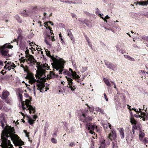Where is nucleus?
<instances>
[{
    "mask_svg": "<svg viewBox=\"0 0 148 148\" xmlns=\"http://www.w3.org/2000/svg\"><path fill=\"white\" fill-rule=\"evenodd\" d=\"M19 138L17 135L12 134L8 130H3L1 134L2 143L0 146L1 148H12L13 145L11 144L9 138L13 141L16 146H20L21 143Z\"/></svg>",
    "mask_w": 148,
    "mask_h": 148,
    "instance_id": "obj_1",
    "label": "nucleus"
},
{
    "mask_svg": "<svg viewBox=\"0 0 148 148\" xmlns=\"http://www.w3.org/2000/svg\"><path fill=\"white\" fill-rule=\"evenodd\" d=\"M47 55L51 58L53 61V63L52 64L53 69H56V71H59V74L63 73L65 74L66 72L64 71L62 69L64 68V64L65 62L62 58L59 57L58 58L51 56L50 55V52L47 49L45 50Z\"/></svg>",
    "mask_w": 148,
    "mask_h": 148,
    "instance_id": "obj_2",
    "label": "nucleus"
},
{
    "mask_svg": "<svg viewBox=\"0 0 148 148\" xmlns=\"http://www.w3.org/2000/svg\"><path fill=\"white\" fill-rule=\"evenodd\" d=\"M93 117L92 116H89L86 113H82L79 117L80 120L86 124V128L90 130V133L92 134L94 133L93 130L95 128H97V126L95 127L90 123Z\"/></svg>",
    "mask_w": 148,
    "mask_h": 148,
    "instance_id": "obj_3",
    "label": "nucleus"
},
{
    "mask_svg": "<svg viewBox=\"0 0 148 148\" xmlns=\"http://www.w3.org/2000/svg\"><path fill=\"white\" fill-rule=\"evenodd\" d=\"M10 44V43H6L0 47V51L1 55L6 58L10 57L11 56V55L9 53V49L12 48L13 46Z\"/></svg>",
    "mask_w": 148,
    "mask_h": 148,
    "instance_id": "obj_4",
    "label": "nucleus"
},
{
    "mask_svg": "<svg viewBox=\"0 0 148 148\" xmlns=\"http://www.w3.org/2000/svg\"><path fill=\"white\" fill-rule=\"evenodd\" d=\"M50 32L46 33L45 36V41L47 45H50L51 42L55 40L54 35L53 33L51 32L52 30L49 31Z\"/></svg>",
    "mask_w": 148,
    "mask_h": 148,
    "instance_id": "obj_5",
    "label": "nucleus"
},
{
    "mask_svg": "<svg viewBox=\"0 0 148 148\" xmlns=\"http://www.w3.org/2000/svg\"><path fill=\"white\" fill-rule=\"evenodd\" d=\"M49 68L48 64L46 63L43 64L41 66L38 73L35 75L36 78L40 79L42 76L45 74L46 72V70H48Z\"/></svg>",
    "mask_w": 148,
    "mask_h": 148,
    "instance_id": "obj_6",
    "label": "nucleus"
},
{
    "mask_svg": "<svg viewBox=\"0 0 148 148\" xmlns=\"http://www.w3.org/2000/svg\"><path fill=\"white\" fill-rule=\"evenodd\" d=\"M72 77L71 73H67V75L65 77L68 81V85L69 86V88L71 89V90L73 91L76 88L73 86V79L72 78H71Z\"/></svg>",
    "mask_w": 148,
    "mask_h": 148,
    "instance_id": "obj_7",
    "label": "nucleus"
},
{
    "mask_svg": "<svg viewBox=\"0 0 148 148\" xmlns=\"http://www.w3.org/2000/svg\"><path fill=\"white\" fill-rule=\"evenodd\" d=\"M30 101L31 100L26 99L24 101V103H25L26 106L28 108V110H29L30 113L31 114L32 113L34 114L35 112V108L30 105Z\"/></svg>",
    "mask_w": 148,
    "mask_h": 148,
    "instance_id": "obj_8",
    "label": "nucleus"
},
{
    "mask_svg": "<svg viewBox=\"0 0 148 148\" xmlns=\"http://www.w3.org/2000/svg\"><path fill=\"white\" fill-rule=\"evenodd\" d=\"M26 78L29 80V82L31 84H32L36 82H38L39 81L38 80H37L35 79L34 75L32 73L28 74L26 77Z\"/></svg>",
    "mask_w": 148,
    "mask_h": 148,
    "instance_id": "obj_9",
    "label": "nucleus"
},
{
    "mask_svg": "<svg viewBox=\"0 0 148 148\" xmlns=\"http://www.w3.org/2000/svg\"><path fill=\"white\" fill-rule=\"evenodd\" d=\"M104 62L108 68L111 69L114 71L116 70V66L115 65L113 64L107 60H105Z\"/></svg>",
    "mask_w": 148,
    "mask_h": 148,
    "instance_id": "obj_10",
    "label": "nucleus"
},
{
    "mask_svg": "<svg viewBox=\"0 0 148 148\" xmlns=\"http://www.w3.org/2000/svg\"><path fill=\"white\" fill-rule=\"evenodd\" d=\"M26 57L27 58V61H29L30 63H31L33 62L35 63L36 62V60L34 59V56L32 55H26Z\"/></svg>",
    "mask_w": 148,
    "mask_h": 148,
    "instance_id": "obj_11",
    "label": "nucleus"
},
{
    "mask_svg": "<svg viewBox=\"0 0 148 148\" xmlns=\"http://www.w3.org/2000/svg\"><path fill=\"white\" fill-rule=\"evenodd\" d=\"M135 136L132 134L131 131H130V133L126 135V140L127 141H131L132 140Z\"/></svg>",
    "mask_w": 148,
    "mask_h": 148,
    "instance_id": "obj_12",
    "label": "nucleus"
},
{
    "mask_svg": "<svg viewBox=\"0 0 148 148\" xmlns=\"http://www.w3.org/2000/svg\"><path fill=\"white\" fill-rule=\"evenodd\" d=\"M36 86L37 87V89L39 90L40 92H43L44 90L43 88L45 87V85L42 83L36 84Z\"/></svg>",
    "mask_w": 148,
    "mask_h": 148,
    "instance_id": "obj_13",
    "label": "nucleus"
},
{
    "mask_svg": "<svg viewBox=\"0 0 148 148\" xmlns=\"http://www.w3.org/2000/svg\"><path fill=\"white\" fill-rule=\"evenodd\" d=\"M9 95L10 94L8 91L6 90H4L2 92L1 97L3 99H5L7 98Z\"/></svg>",
    "mask_w": 148,
    "mask_h": 148,
    "instance_id": "obj_14",
    "label": "nucleus"
},
{
    "mask_svg": "<svg viewBox=\"0 0 148 148\" xmlns=\"http://www.w3.org/2000/svg\"><path fill=\"white\" fill-rule=\"evenodd\" d=\"M141 125L140 124L136 123L132 125V128L140 130H141Z\"/></svg>",
    "mask_w": 148,
    "mask_h": 148,
    "instance_id": "obj_15",
    "label": "nucleus"
},
{
    "mask_svg": "<svg viewBox=\"0 0 148 148\" xmlns=\"http://www.w3.org/2000/svg\"><path fill=\"white\" fill-rule=\"evenodd\" d=\"M141 118L142 120L144 121H145L146 120H148V113H145L142 112H141Z\"/></svg>",
    "mask_w": 148,
    "mask_h": 148,
    "instance_id": "obj_16",
    "label": "nucleus"
},
{
    "mask_svg": "<svg viewBox=\"0 0 148 148\" xmlns=\"http://www.w3.org/2000/svg\"><path fill=\"white\" fill-rule=\"evenodd\" d=\"M33 118L34 120L32 119L31 118H29L28 120V122L30 125H32L34 123V121H35L36 119L38 117V116L36 115L33 116Z\"/></svg>",
    "mask_w": 148,
    "mask_h": 148,
    "instance_id": "obj_17",
    "label": "nucleus"
},
{
    "mask_svg": "<svg viewBox=\"0 0 148 148\" xmlns=\"http://www.w3.org/2000/svg\"><path fill=\"white\" fill-rule=\"evenodd\" d=\"M124 130L123 128H120L119 131V135L121 137V139H123L124 138Z\"/></svg>",
    "mask_w": 148,
    "mask_h": 148,
    "instance_id": "obj_18",
    "label": "nucleus"
},
{
    "mask_svg": "<svg viewBox=\"0 0 148 148\" xmlns=\"http://www.w3.org/2000/svg\"><path fill=\"white\" fill-rule=\"evenodd\" d=\"M108 137L111 141L112 140H115L117 138L116 134H113L111 136V134H109Z\"/></svg>",
    "mask_w": 148,
    "mask_h": 148,
    "instance_id": "obj_19",
    "label": "nucleus"
},
{
    "mask_svg": "<svg viewBox=\"0 0 148 148\" xmlns=\"http://www.w3.org/2000/svg\"><path fill=\"white\" fill-rule=\"evenodd\" d=\"M55 76L56 77L58 76V75H56L54 73L53 71H50V74L47 75V78H52L55 77Z\"/></svg>",
    "mask_w": 148,
    "mask_h": 148,
    "instance_id": "obj_20",
    "label": "nucleus"
},
{
    "mask_svg": "<svg viewBox=\"0 0 148 148\" xmlns=\"http://www.w3.org/2000/svg\"><path fill=\"white\" fill-rule=\"evenodd\" d=\"M30 12L28 10H24L21 13V14L22 16L24 17H26L29 15Z\"/></svg>",
    "mask_w": 148,
    "mask_h": 148,
    "instance_id": "obj_21",
    "label": "nucleus"
},
{
    "mask_svg": "<svg viewBox=\"0 0 148 148\" xmlns=\"http://www.w3.org/2000/svg\"><path fill=\"white\" fill-rule=\"evenodd\" d=\"M139 138L140 140H142L145 134L141 130H139Z\"/></svg>",
    "mask_w": 148,
    "mask_h": 148,
    "instance_id": "obj_22",
    "label": "nucleus"
},
{
    "mask_svg": "<svg viewBox=\"0 0 148 148\" xmlns=\"http://www.w3.org/2000/svg\"><path fill=\"white\" fill-rule=\"evenodd\" d=\"M137 4L142 5H146L148 4V1H147L138 2H137Z\"/></svg>",
    "mask_w": 148,
    "mask_h": 148,
    "instance_id": "obj_23",
    "label": "nucleus"
},
{
    "mask_svg": "<svg viewBox=\"0 0 148 148\" xmlns=\"http://www.w3.org/2000/svg\"><path fill=\"white\" fill-rule=\"evenodd\" d=\"M103 80L107 86H108L109 87H110L111 86V84L108 79H106L105 78H104Z\"/></svg>",
    "mask_w": 148,
    "mask_h": 148,
    "instance_id": "obj_24",
    "label": "nucleus"
},
{
    "mask_svg": "<svg viewBox=\"0 0 148 148\" xmlns=\"http://www.w3.org/2000/svg\"><path fill=\"white\" fill-rule=\"evenodd\" d=\"M67 32H68V36L70 37L71 40H73V36L72 35V33L71 32L70 30L69 29H68L67 30Z\"/></svg>",
    "mask_w": 148,
    "mask_h": 148,
    "instance_id": "obj_25",
    "label": "nucleus"
},
{
    "mask_svg": "<svg viewBox=\"0 0 148 148\" xmlns=\"http://www.w3.org/2000/svg\"><path fill=\"white\" fill-rule=\"evenodd\" d=\"M6 116V115L3 113H1L0 114V119L1 121H5V117Z\"/></svg>",
    "mask_w": 148,
    "mask_h": 148,
    "instance_id": "obj_26",
    "label": "nucleus"
},
{
    "mask_svg": "<svg viewBox=\"0 0 148 148\" xmlns=\"http://www.w3.org/2000/svg\"><path fill=\"white\" fill-rule=\"evenodd\" d=\"M51 23H52L51 22L49 21V22H47L44 23V24H45V25H47V27H46V29H49V31L51 30V27H50L49 26V25L48 24V23H49V24H51Z\"/></svg>",
    "mask_w": 148,
    "mask_h": 148,
    "instance_id": "obj_27",
    "label": "nucleus"
},
{
    "mask_svg": "<svg viewBox=\"0 0 148 148\" xmlns=\"http://www.w3.org/2000/svg\"><path fill=\"white\" fill-rule=\"evenodd\" d=\"M130 120L131 123L132 124L134 125L137 123V121L135 120L134 118H131Z\"/></svg>",
    "mask_w": 148,
    "mask_h": 148,
    "instance_id": "obj_28",
    "label": "nucleus"
},
{
    "mask_svg": "<svg viewBox=\"0 0 148 148\" xmlns=\"http://www.w3.org/2000/svg\"><path fill=\"white\" fill-rule=\"evenodd\" d=\"M18 97L20 101L22 103V102H24V101H23V96L21 94L19 93L18 94Z\"/></svg>",
    "mask_w": 148,
    "mask_h": 148,
    "instance_id": "obj_29",
    "label": "nucleus"
},
{
    "mask_svg": "<svg viewBox=\"0 0 148 148\" xmlns=\"http://www.w3.org/2000/svg\"><path fill=\"white\" fill-rule=\"evenodd\" d=\"M94 109H93V108H90V112L88 111V110H86V111L85 112H84V113H86V114H87L89 116H90L89 115V113H90V112H93V111H94ZM82 113H84V112H82Z\"/></svg>",
    "mask_w": 148,
    "mask_h": 148,
    "instance_id": "obj_30",
    "label": "nucleus"
},
{
    "mask_svg": "<svg viewBox=\"0 0 148 148\" xmlns=\"http://www.w3.org/2000/svg\"><path fill=\"white\" fill-rule=\"evenodd\" d=\"M5 99V102L8 104H12V101L10 99L6 98Z\"/></svg>",
    "mask_w": 148,
    "mask_h": 148,
    "instance_id": "obj_31",
    "label": "nucleus"
},
{
    "mask_svg": "<svg viewBox=\"0 0 148 148\" xmlns=\"http://www.w3.org/2000/svg\"><path fill=\"white\" fill-rule=\"evenodd\" d=\"M139 111L140 112V115H139V114H138V115H137V114H134V116L135 117H136V118H140V117H141V112H142L141 111V109H139Z\"/></svg>",
    "mask_w": 148,
    "mask_h": 148,
    "instance_id": "obj_32",
    "label": "nucleus"
},
{
    "mask_svg": "<svg viewBox=\"0 0 148 148\" xmlns=\"http://www.w3.org/2000/svg\"><path fill=\"white\" fill-rule=\"evenodd\" d=\"M15 17V18L16 20L18 22L21 23V20L20 19L18 15H16Z\"/></svg>",
    "mask_w": 148,
    "mask_h": 148,
    "instance_id": "obj_33",
    "label": "nucleus"
},
{
    "mask_svg": "<svg viewBox=\"0 0 148 148\" xmlns=\"http://www.w3.org/2000/svg\"><path fill=\"white\" fill-rule=\"evenodd\" d=\"M35 63H36L37 66L36 67L37 68V69L40 70V67H41V65H40V62H36Z\"/></svg>",
    "mask_w": 148,
    "mask_h": 148,
    "instance_id": "obj_34",
    "label": "nucleus"
},
{
    "mask_svg": "<svg viewBox=\"0 0 148 148\" xmlns=\"http://www.w3.org/2000/svg\"><path fill=\"white\" fill-rule=\"evenodd\" d=\"M124 56L125 58H128V59L130 60H131L133 61H134V59L133 58H132L129 56L126 55H124Z\"/></svg>",
    "mask_w": 148,
    "mask_h": 148,
    "instance_id": "obj_35",
    "label": "nucleus"
},
{
    "mask_svg": "<svg viewBox=\"0 0 148 148\" xmlns=\"http://www.w3.org/2000/svg\"><path fill=\"white\" fill-rule=\"evenodd\" d=\"M22 107L23 110H25L27 108L26 106L24 105V102H22L21 103Z\"/></svg>",
    "mask_w": 148,
    "mask_h": 148,
    "instance_id": "obj_36",
    "label": "nucleus"
},
{
    "mask_svg": "<svg viewBox=\"0 0 148 148\" xmlns=\"http://www.w3.org/2000/svg\"><path fill=\"white\" fill-rule=\"evenodd\" d=\"M143 142L144 144L147 143H148V138H145L143 140Z\"/></svg>",
    "mask_w": 148,
    "mask_h": 148,
    "instance_id": "obj_37",
    "label": "nucleus"
},
{
    "mask_svg": "<svg viewBox=\"0 0 148 148\" xmlns=\"http://www.w3.org/2000/svg\"><path fill=\"white\" fill-rule=\"evenodd\" d=\"M142 38L143 40H146L147 41H148V36H145L144 35L142 36Z\"/></svg>",
    "mask_w": 148,
    "mask_h": 148,
    "instance_id": "obj_38",
    "label": "nucleus"
},
{
    "mask_svg": "<svg viewBox=\"0 0 148 148\" xmlns=\"http://www.w3.org/2000/svg\"><path fill=\"white\" fill-rule=\"evenodd\" d=\"M82 1L81 0H76L74 2V4H82Z\"/></svg>",
    "mask_w": 148,
    "mask_h": 148,
    "instance_id": "obj_39",
    "label": "nucleus"
},
{
    "mask_svg": "<svg viewBox=\"0 0 148 148\" xmlns=\"http://www.w3.org/2000/svg\"><path fill=\"white\" fill-rule=\"evenodd\" d=\"M105 140L103 142L101 143V146L99 147H101V148H105V144L104 142Z\"/></svg>",
    "mask_w": 148,
    "mask_h": 148,
    "instance_id": "obj_40",
    "label": "nucleus"
},
{
    "mask_svg": "<svg viewBox=\"0 0 148 148\" xmlns=\"http://www.w3.org/2000/svg\"><path fill=\"white\" fill-rule=\"evenodd\" d=\"M87 67H82L81 72L82 73H83L85 71L87 70Z\"/></svg>",
    "mask_w": 148,
    "mask_h": 148,
    "instance_id": "obj_41",
    "label": "nucleus"
},
{
    "mask_svg": "<svg viewBox=\"0 0 148 148\" xmlns=\"http://www.w3.org/2000/svg\"><path fill=\"white\" fill-rule=\"evenodd\" d=\"M51 142L53 143H56L57 142V140L54 138H52L51 139Z\"/></svg>",
    "mask_w": 148,
    "mask_h": 148,
    "instance_id": "obj_42",
    "label": "nucleus"
},
{
    "mask_svg": "<svg viewBox=\"0 0 148 148\" xmlns=\"http://www.w3.org/2000/svg\"><path fill=\"white\" fill-rule=\"evenodd\" d=\"M77 74H76V73L75 72H71V75H72V77H71V78H72V79L74 77H75V76Z\"/></svg>",
    "mask_w": 148,
    "mask_h": 148,
    "instance_id": "obj_43",
    "label": "nucleus"
},
{
    "mask_svg": "<svg viewBox=\"0 0 148 148\" xmlns=\"http://www.w3.org/2000/svg\"><path fill=\"white\" fill-rule=\"evenodd\" d=\"M4 122H5V121H0L1 126L3 129H4L5 128V124L4 123Z\"/></svg>",
    "mask_w": 148,
    "mask_h": 148,
    "instance_id": "obj_44",
    "label": "nucleus"
},
{
    "mask_svg": "<svg viewBox=\"0 0 148 148\" xmlns=\"http://www.w3.org/2000/svg\"><path fill=\"white\" fill-rule=\"evenodd\" d=\"M4 102L2 101H0V110L1 109L3 106Z\"/></svg>",
    "mask_w": 148,
    "mask_h": 148,
    "instance_id": "obj_45",
    "label": "nucleus"
},
{
    "mask_svg": "<svg viewBox=\"0 0 148 148\" xmlns=\"http://www.w3.org/2000/svg\"><path fill=\"white\" fill-rule=\"evenodd\" d=\"M58 130H57L56 132H55L53 134L52 136L53 138H56L57 136L56 132H57Z\"/></svg>",
    "mask_w": 148,
    "mask_h": 148,
    "instance_id": "obj_46",
    "label": "nucleus"
},
{
    "mask_svg": "<svg viewBox=\"0 0 148 148\" xmlns=\"http://www.w3.org/2000/svg\"><path fill=\"white\" fill-rule=\"evenodd\" d=\"M114 134H116L115 131L114 129H112L111 130V132L109 134H111V136L112 135Z\"/></svg>",
    "mask_w": 148,
    "mask_h": 148,
    "instance_id": "obj_47",
    "label": "nucleus"
},
{
    "mask_svg": "<svg viewBox=\"0 0 148 148\" xmlns=\"http://www.w3.org/2000/svg\"><path fill=\"white\" fill-rule=\"evenodd\" d=\"M112 145H113V147L114 148L115 147H116V141H115V142H112Z\"/></svg>",
    "mask_w": 148,
    "mask_h": 148,
    "instance_id": "obj_48",
    "label": "nucleus"
},
{
    "mask_svg": "<svg viewBox=\"0 0 148 148\" xmlns=\"http://www.w3.org/2000/svg\"><path fill=\"white\" fill-rule=\"evenodd\" d=\"M103 95H104V98L105 99L106 101H108V98L107 97V95L105 93H104L103 94Z\"/></svg>",
    "mask_w": 148,
    "mask_h": 148,
    "instance_id": "obj_49",
    "label": "nucleus"
},
{
    "mask_svg": "<svg viewBox=\"0 0 148 148\" xmlns=\"http://www.w3.org/2000/svg\"><path fill=\"white\" fill-rule=\"evenodd\" d=\"M3 66V62L0 60V68H1Z\"/></svg>",
    "mask_w": 148,
    "mask_h": 148,
    "instance_id": "obj_50",
    "label": "nucleus"
},
{
    "mask_svg": "<svg viewBox=\"0 0 148 148\" xmlns=\"http://www.w3.org/2000/svg\"><path fill=\"white\" fill-rule=\"evenodd\" d=\"M69 145L71 147H73L75 145V144L74 143H70Z\"/></svg>",
    "mask_w": 148,
    "mask_h": 148,
    "instance_id": "obj_51",
    "label": "nucleus"
},
{
    "mask_svg": "<svg viewBox=\"0 0 148 148\" xmlns=\"http://www.w3.org/2000/svg\"><path fill=\"white\" fill-rule=\"evenodd\" d=\"M80 78L79 76L77 75V74L76 75V76H75V77H74L73 78L75 79H78Z\"/></svg>",
    "mask_w": 148,
    "mask_h": 148,
    "instance_id": "obj_52",
    "label": "nucleus"
},
{
    "mask_svg": "<svg viewBox=\"0 0 148 148\" xmlns=\"http://www.w3.org/2000/svg\"><path fill=\"white\" fill-rule=\"evenodd\" d=\"M103 127L105 130H106V129H108V125L107 124L104 125Z\"/></svg>",
    "mask_w": 148,
    "mask_h": 148,
    "instance_id": "obj_53",
    "label": "nucleus"
},
{
    "mask_svg": "<svg viewBox=\"0 0 148 148\" xmlns=\"http://www.w3.org/2000/svg\"><path fill=\"white\" fill-rule=\"evenodd\" d=\"M135 129H134L133 128H132V131H131L132 132V134H133V135H134V136H135V131L134 130Z\"/></svg>",
    "mask_w": 148,
    "mask_h": 148,
    "instance_id": "obj_54",
    "label": "nucleus"
},
{
    "mask_svg": "<svg viewBox=\"0 0 148 148\" xmlns=\"http://www.w3.org/2000/svg\"><path fill=\"white\" fill-rule=\"evenodd\" d=\"M108 128H109L110 130H111L112 128L111 124H110L109 123H108Z\"/></svg>",
    "mask_w": 148,
    "mask_h": 148,
    "instance_id": "obj_55",
    "label": "nucleus"
},
{
    "mask_svg": "<svg viewBox=\"0 0 148 148\" xmlns=\"http://www.w3.org/2000/svg\"><path fill=\"white\" fill-rule=\"evenodd\" d=\"M99 112L102 114H104V112L103 110L101 109V108H100Z\"/></svg>",
    "mask_w": 148,
    "mask_h": 148,
    "instance_id": "obj_56",
    "label": "nucleus"
},
{
    "mask_svg": "<svg viewBox=\"0 0 148 148\" xmlns=\"http://www.w3.org/2000/svg\"><path fill=\"white\" fill-rule=\"evenodd\" d=\"M86 39L87 40V41L88 42V44L89 43H90V42H89V38H88L87 37H86Z\"/></svg>",
    "mask_w": 148,
    "mask_h": 148,
    "instance_id": "obj_57",
    "label": "nucleus"
},
{
    "mask_svg": "<svg viewBox=\"0 0 148 148\" xmlns=\"http://www.w3.org/2000/svg\"><path fill=\"white\" fill-rule=\"evenodd\" d=\"M33 90H34V94L35 95L36 94V92H35V85L34 84V85H33Z\"/></svg>",
    "mask_w": 148,
    "mask_h": 148,
    "instance_id": "obj_58",
    "label": "nucleus"
},
{
    "mask_svg": "<svg viewBox=\"0 0 148 148\" xmlns=\"http://www.w3.org/2000/svg\"><path fill=\"white\" fill-rule=\"evenodd\" d=\"M7 67H8V68H10V66H8V65L7 64H6L5 66H4V69H7Z\"/></svg>",
    "mask_w": 148,
    "mask_h": 148,
    "instance_id": "obj_59",
    "label": "nucleus"
},
{
    "mask_svg": "<svg viewBox=\"0 0 148 148\" xmlns=\"http://www.w3.org/2000/svg\"><path fill=\"white\" fill-rule=\"evenodd\" d=\"M60 34H59V37H60V38L61 39V40L62 42H64V41H63V40L62 37H61V36H60Z\"/></svg>",
    "mask_w": 148,
    "mask_h": 148,
    "instance_id": "obj_60",
    "label": "nucleus"
},
{
    "mask_svg": "<svg viewBox=\"0 0 148 148\" xmlns=\"http://www.w3.org/2000/svg\"><path fill=\"white\" fill-rule=\"evenodd\" d=\"M25 135H26V136L29 139V140L30 141V140L29 138V136L28 135V133H26L25 134Z\"/></svg>",
    "mask_w": 148,
    "mask_h": 148,
    "instance_id": "obj_61",
    "label": "nucleus"
},
{
    "mask_svg": "<svg viewBox=\"0 0 148 148\" xmlns=\"http://www.w3.org/2000/svg\"><path fill=\"white\" fill-rule=\"evenodd\" d=\"M109 18V17L108 15H106L105 18H104V19H108Z\"/></svg>",
    "mask_w": 148,
    "mask_h": 148,
    "instance_id": "obj_62",
    "label": "nucleus"
},
{
    "mask_svg": "<svg viewBox=\"0 0 148 148\" xmlns=\"http://www.w3.org/2000/svg\"><path fill=\"white\" fill-rule=\"evenodd\" d=\"M41 22H40V21H38V24L39 25L40 27H41V26H42V25L41 24Z\"/></svg>",
    "mask_w": 148,
    "mask_h": 148,
    "instance_id": "obj_63",
    "label": "nucleus"
},
{
    "mask_svg": "<svg viewBox=\"0 0 148 148\" xmlns=\"http://www.w3.org/2000/svg\"><path fill=\"white\" fill-rule=\"evenodd\" d=\"M100 108H96V110L97 112H99L100 110Z\"/></svg>",
    "mask_w": 148,
    "mask_h": 148,
    "instance_id": "obj_64",
    "label": "nucleus"
}]
</instances>
